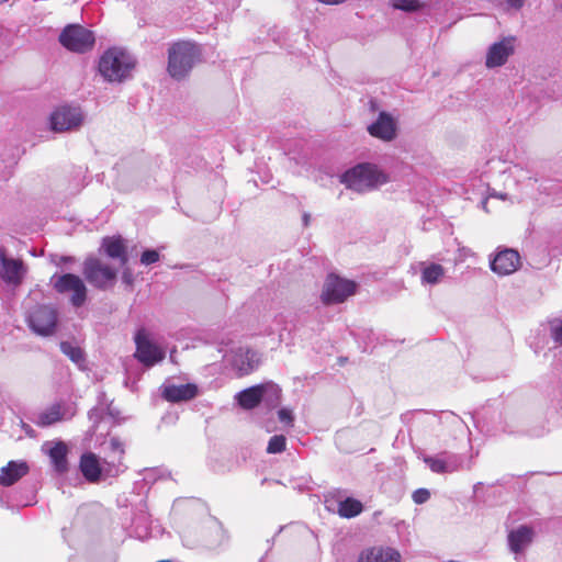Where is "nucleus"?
Returning <instances> with one entry per match:
<instances>
[{"instance_id": "obj_45", "label": "nucleus", "mask_w": 562, "mask_h": 562, "mask_svg": "<svg viewBox=\"0 0 562 562\" xmlns=\"http://www.w3.org/2000/svg\"><path fill=\"white\" fill-rule=\"evenodd\" d=\"M10 0H0V4L9 2Z\"/></svg>"}, {"instance_id": "obj_35", "label": "nucleus", "mask_w": 562, "mask_h": 562, "mask_svg": "<svg viewBox=\"0 0 562 562\" xmlns=\"http://www.w3.org/2000/svg\"><path fill=\"white\" fill-rule=\"evenodd\" d=\"M160 255L156 249H146L140 256V263L144 266H150L159 261Z\"/></svg>"}, {"instance_id": "obj_25", "label": "nucleus", "mask_w": 562, "mask_h": 562, "mask_svg": "<svg viewBox=\"0 0 562 562\" xmlns=\"http://www.w3.org/2000/svg\"><path fill=\"white\" fill-rule=\"evenodd\" d=\"M422 283L435 285L438 284L441 279L445 277L446 270L439 263H426L422 262Z\"/></svg>"}, {"instance_id": "obj_34", "label": "nucleus", "mask_w": 562, "mask_h": 562, "mask_svg": "<svg viewBox=\"0 0 562 562\" xmlns=\"http://www.w3.org/2000/svg\"><path fill=\"white\" fill-rule=\"evenodd\" d=\"M423 0H394L393 7L402 11H416L420 8Z\"/></svg>"}, {"instance_id": "obj_24", "label": "nucleus", "mask_w": 562, "mask_h": 562, "mask_svg": "<svg viewBox=\"0 0 562 562\" xmlns=\"http://www.w3.org/2000/svg\"><path fill=\"white\" fill-rule=\"evenodd\" d=\"M67 452V447L61 441L56 442L48 450V456L50 458L53 467L58 473H64L68 469Z\"/></svg>"}, {"instance_id": "obj_7", "label": "nucleus", "mask_w": 562, "mask_h": 562, "mask_svg": "<svg viewBox=\"0 0 562 562\" xmlns=\"http://www.w3.org/2000/svg\"><path fill=\"white\" fill-rule=\"evenodd\" d=\"M79 469L83 477L91 483L98 482L101 476L114 477L123 472L121 465L115 464L114 461H108V459H103L102 463H100L97 456L92 452H88L81 456Z\"/></svg>"}, {"instance_id": "obj_2", "label": "nucleus", "mask_w": 562, "mask_h": 562, "mask_svg": "<svg viewBox=\"0 0 562 562\" xmlns=\"http://www.w3.org/2000/svg\"><path fill=\"white\" fill-rule=\"evenodd\" d=\"M135 65V58L127 50L111 47L100 56L98 68L105 81L121 83L131 77Z\"/></svg>"}, {"instance_id": "obj_23", "label": "nucleus", "mask_w": 562, "mask_h": 562, "mask_svg": "<svg viewBox=\"0 0 562 562\" xmlns=\"http://www.w3.org/2000/svg\"><path fill=\"white\" fill-rule=\"evenodd\" d=\"M102 248L110 258L119 259L121 266L127 263L126 246L120 236L104 237Z\"/></svg>"}, {"instance_id": "obj_43", "label": "nucleus", "mask_w": 562, "mask_h": 562, "mask_svg": "<svg viewBox=\"0 0 562 562\" xmlns=\"http://www.w3.org/2000/svg\"><path fill=\"white\" fill-rule=\"evenodd\" d=\"M310 218H311L310 214L304 213V215H303V223H304L305 226L308 225Z\"/></svg>"}, {"instance_id": "obj_17", "label": "nucleus", "mask_w": 562, "mask_h": 562, "mask_svg": "<svg viewBox=\"0 0 562 562\" xmlns=\"http://www.w3.org/2000/svg\"><path fill=\"white\" fill-rule=\"evenodd\" d=\"M514 53L513 40L504 38L492 44L486 54L485 65L487 68L503 66Z\"/></svg>"}, {"instance_id": "obj_10", "label": "nucleus", "mask_w": 562, "mask_h": 562, "mask_svg": "<svg viewBox=\"0 0 562 562\" xmlns=\"http://www.w3.org/2000/svg\"><path fill=\"white\" fill-rule=\"evenodd\" d=\"M357 284L353 281L339 278L336 274H328L321 300L325 305L342 303L350 295L355 294Z\"/></svg>"}, {"instance_id": "obj_21", "label": "nucleus", "mask_w": 562, "mask_h": 562, "mask_svg": "<svg viewBox=\"0 0 562 562\" xmlns=\"http://www.w3.org/2000/svg\"><path fill=\"white\" fill-rule=\"evenodd\" d=\"M198 387L194 384L166 385L162 390V397L171 403L189 401L196 396Z\"/></svg>"}, {"instance_id": "obj_1", "label": "nucleus", "mask_w": 562, "mask_h": 562, "mask_svg": "<svg viewBox=\"0 0 562 562\" xmlns=\"http://www.w3.org/2000/svg\"><path fill=\"white\" fill-rule=\"evenodd\" d=\"M228 533L223 524L212 516L199 527L186 531L182 536V542L186 547L207 552H218L228 543Z\"/></svg>"}, {"instance_id": "obj_39", "label": "nucleus", "mask_w": 562, "mask_h": 562, "mask_svg": "<svg viewBox=\"0 0 562 562\" xmlns=\"http://www.w3.org/2000/svg\"><path fill=\"white\" fill-rule=\"evenodd\" d=\"M503 2H506L508 9L515 10H520L525 4V0H493L496 5H502Z\"/></svg>"}, {"instance_id": "obj_40", "label": "nucleus", "mask_w": 562, "mask_h": 562, "mask_svg": "<svg viewBox=\"0 0 562 562\" xmlns=\"http://www.w3.org/2000/svg\"><path fill=\"white\" fill-rule=\"evenodd\" d=\"M102 417V412L94 407L89 412V419L93 423V428H97V424L100 422Z\"/></svg>"}, {"instance_id": "obj_38", "label": "nucleus", "mask_w": 562, "mask_h": 562, "mask_svg": "<svg viewBox=\"0 0 562 562\" xmlns=\"http://www.w3.org/2000/svg\"><path fill=\"white\" fill-rule=\"evenodd\" d=\"M279 420L288 426H293L294 416L292 414V411L289 408H281L278 412Z\"/></svg>"}, {"instance_id": "obj_37", "label": "nucleus", "mask_w": 562, "mask_h": 562, "mask_svg": "<svg viewBox=\"0 0 562 562\" xmlns=\"http://www.w3.org/2000/svg\"><path fill=\"white\" fill-rule=\"evenodd\" d=\"M412 498L418 505L424 504L430 498V492L427 488H418L413 493Z\"/></svg>"}, {"instance_id": "obj_15", "label": "nucleus", "mask_w": 562, "mask_h": 562, "mask_svg": "<svg viewBox=\"0 0 562 562\" xmlns=\"http://www.w3.org/2000/svg\"><path fill=\"white\" fill-rule=\"evenodd\" d=\"M25 269L22 260L8 258L0 249V278L8 284L18 285L22 282Z\"/></svg>"}, {"instance_id": "obj_14", "label": "nucleus", "mask_w": 562, "mask_h": 562, "mask_svg": "<svg viewBox=\"0 0 562 562\" xmlns=\"http://www.w3.org/2000/svg\"><path fill=\"white\" fill-rule=\"evenodd\" d=\"M371 136L384 142H391L396 137L397 124L387 112H380L378 119L368 126Z\"/></svg>"}, {"instance_id": "obj_12", "label": "nucleus", "mask_w": 562, "mask_h": 562, "mask_svg": "<svg viewBox=\"0 0 562 562\" xmlns=\"http://www.w3.org/2000/svg\"><path fill=\"white\" fill-rule=\"evenodd\" d=\"M135 344V358L144 366L153 367L164 360L165 351L148 338L144 329H139L136 333Z\"/></svg>"}, {"instance_id": "obj_5", "label": "nucleus", "mask_w": 562, "mask_h": 562, "mask_svg": "<svg viewBox=\"0 0 562 562\" xmlns=\"http://www.w3.org/2000/svg\"><path fill=\"white\" fill-rule=\"evenodd\" d=\"M49 284L58 294L67 296L74 307H81L87 302V285L77 274L55 273L50 277Z\"/></svg>"}, {"instance_id": "obj_11", "label": "nucleus", "mask_w": 562, "mask_h": 562, "mask_svg": "<svg viewBox=\"0 0 562 562\" xmlns=\"http://www.w3.org/2000/svg\"><path fill=\"white\" fill-rule=\"evenodd\" d=\"M85 120L79 106L61 105L50 115V126L55 132H68L78 130Z\"/></svg>"}, {"instance_id": "obj_33", "label": "nucleus", "mask_w": 562, "mask_h": 562, "mask_svg": "<svg viewBox=\"0 0 562 562\" xmlns=\"http://www.w3.org/2000/svg\"><path fill=\"white\" fill-rule=\"evenodd\" d=\"M286 439L283 435H274L270 438L267 452L274 454L280 453L285 450Z\"/></svg>"}, {"instance_id": "obj_32", "label": "nucleus", "mask_w": 562, "mask_h": 562, "mask_svg": "<svg viewBox=\"0 0 562 562\" xmlns=\"http://www.w3.org/2000/svg\"><path fill=\"white\" fill-rule=\"evenodd\" d=\"M423 461L428 465V468L434 473H438V474L447 473V469L445 467L441 452L434 457L432 456H423Z\"/></svg>"}, {"instance_id": "obj_41", "label": "nucleus", "mask_w": 562, "mask_h": 562, "mask_svg": "<svg viewBox=\"0 0 562 562\" xmlns=\"http://www.w3.org/2000/svg\"><path fill=\"white\" fill-rule=\"evenodd\" d=\"M122 279H123V282H125L126 284H132V282H133L132 272L128 269L124 270L123 274H122Z\"/></svg>"}, {"instance_id": "obj_13", "label": "nucleus", "mask_w": 562, "mask_h": 562, "mask_svg": "<svg viewBox=\"0 0 562 562\" xmlns=\"http://www.w3.org/2000/svg\"><path fill=\"white\" fill-rule=\"evenodd\" d=\"M75 414L76 409L72 404L56 402L36 414L33 422L40 427H49L58 422L70 419Z\"/></svg>"}, {"instance_id": "obj_20", "label": "nucleus", "mask_w": 562, "mask_h": 562, "mask_svg": "<svg viewBox=\"0 0 562 562\" xmlns=\"http://www.w3.org/2000/svg\"><path fill=\"white\" fill-rule=\"evenodd\" d=\"M29 473L25 461H10L0 470V485L11 486Z\"/></svg>"}, {"instance_id": "obj_9", "label": "nucleus", "mask_w": 562, "mask_h": 562, "mask_svg": "<svg viewBox=\"0 0 562 562\" xmlns=\"http://www.w3.org/2000/svg\"><path fill=\"white\" fill-rule=\"evenodd\" d=\"M82 273L90 284L100 290H105L112 285L117 276V271L114 268L94 257H89L85 260Z\"/></svg>"}, {"instance_id": "obj_28", "label": "nucleus", "mask_w": 562, "mask_h": 562, "mask_svg": "<svg viewBox=\"0 0 562 562\" xmlns=\"http://www.w3.org/2000/svg\"><path fill=\"white\" fill-rule=\"evenodd\" d=\"M104 445L111 451V454L108 456L105 459H108V461H114L115 464H120L121 469H123L124 471L125 467L122 463V459L125 453V449L122 440L117 437H111L110 440Z\"/></svg>"}, {"instance_id": "obj_29", "label": "nucleus", "mask_w": 562, "mask_h": 562, "mask_svg": "<svg viewBox=\"0 0 562 562\" xmlns=\"http://www.w3.org/2000/svg\"><path fill=\"white\" fill-rule=\"evenodd\" d=\"M441 454H442L445 467L447 469V473L457 472L464 468L467 470H470L472 468L471 462H469L464 465L463 457L461 454L452 453L449 451H442Z\"/></svg>"}, {"instance_id": "obj_30", "label": "nucleus", "mask_w": 562, "mask_h": 562, "mask_svg": "<svg viewBox=\"0 0 562 562\" xmlns=\"http://www.w3.org/2000/svg\"><path fill=\"white\" fill-rule=\"evenodd\" d=\"M60 350L64 355H66L75 364H77L80 369L83 368L86 362L85 352L78 346L69 341L60 342Z\"/></svg>"}, {"instance_id": "obj_18", "label": "nucleus", "mask_w": 562, "mask_h": 562, "mask_svg": "<svg viewBox=\"0 0 562 562\" xmlns=\"http://www.w3.org/2000/svg\"><path fill=\"white\" fill-rule=\"evenodd\" d=\"M260 363V355L252 349L239 348L234 356L233 367L240 375H246L256 370Z\"/></svg>"}, {"instance_id": "obj_31", "label": "nucleus", "mask_w": 562, "mask_h": 562, "mask_svg": "<svg viewBox=\"0 0 562 562\" xmlns=\"http://www.w3.org/2000/svg\"><path fill=\"white\" fill-rule=\"evenodd\" d=\"M363 509L361 502L358 499L348 497L345 501L339 502L338 514L344 518H352L358 516Z\"/></svg>"}, {"instance_id": "obj_26", "label": "nucleus", "mask_w": 562, "mask_h": 562, "mask_svg": "<svg viewBox=\"0 0 562 562\" xmlns=\"http://www.w3.org/2000/svg\"><path fill=\"white\" fill-rule=\"evenodd\" d=\"M261 385H254L236 394L238 404L245 409H252L260 403Z\"/></svg>"}, {"instance_id": "obj_44", "label": "nucleus", "mask_w": 562, "mask_h": 562, "mask_svg": "<svg viewBox=\"0 0 562 562\" xmlns=\"http://www.w3.org/2000/svg\"><path fill=\"white\" fill-rule=\"evenodd\" d=\"M70 260H71V259H70L69 257H63V258H61V261H63V262H68V261H70Z\"/></svg>"}, {"instance_id": "obj_19", "label": "nucleus", "mask_w": 562, "mask_h": 562, "mask_svg": "<svg viewBox=\"0 0 562 562\" xmlns=\"http://www.w3.org/2000/svg\"><path fill=\"white\" fill-rule=\"evenodd\" d=\"M358 562H401V554L393 548L372 547L360 553Z\"/></svg>"}, {"instance_id": "obj_22", "label": "nucleus", "mask_w": 562, "mask_h": 562, "mask_svg": "<svg viewBox=\"0 0 562 562\" xmlns=\"http://www.w3.org/2000/svg\"><path fill=\"white\" fill-rule=\"evenodd\" d=\"M533 530L528 526H519L508 533V546L515 553L525 550L532 541Z\"/></svg>"}, {"instance_id": "obj_16", "label": "nucleus", "mask_w": 562, "mask_h": 562, "mask_svg": "<svg viewBox=\"0 0 562 562\" xmlns=\"http://www.w3.org/2000/svg\"><path fill=\"white\" fill-rule=\"evenodd\" d=\"M520 266V256L514 249H504L496 254L491 261V269L499 276H508L515 272Z\"/></svg>"}, {"instance_id": "obj_6", "label": "nucleus", "mask_w": 562, "mask_h": 562, "mask_svg": "<svg viewBox=\"0 0 562 562\" xmlns=\"http://www.w3.org/2000/svg\"><path fill=\"white\" fill-rule=\"evenodd\" d=\"M58 40L66 49L79 54L91 50L95 43L93 32L80 24L65 26Z\"/></svg>"}, {"instance_id": "obj_4", "label": "nucleus", "mask_w": 562, "mask_h": 562, "mask_svg": "<svg viewBox=\"0 0 562 562\" xmlns=\"http://www.w3.org/2000/svg\"><path fill=\"white\" fill-rule=\"evenodd\" d=\"M386 181L385 175L371 164H359L341 176V182L358 193L374 190Z\"/></svg>"}, {"instance_id": "obj_8", "label": "nucleus", "mask_w": 562, "mask_h": 562, "mask_svg": "<svg viewBox=\"0 0 562 562\" xmlns=\"http://www.w3.org/2000/svg\"><path fill=\"white\" fill-rule=\"evenodd\" d=\"M27 325L38 336H52L57 327L58 313L55 307L40 304L33 307L27 315Z\"/></svg>"}, {"instance_id": "obj_42", "label": "nucleus", "mask_w": 562, "mask_h": 562, "mask_svg": "<svg viewBox=\"0 0 562 562\" xmlns=\"http://www.w3.org/2000/svg\"><path fill=\"white\" fill-rule=\"evenodd\" d=\"M317 1L322 2V3H325V4L334 5V4L342 3L346 0H317Z\"/></svg>"}, {"instance_id": "obj_36", "label": "nucleus", "mask_w": 562, "mask_h": 562, "mask_svg": "<svg viewBox=\"0 0 562 562\" xmlns=\"http://www.w3.org/2000/svg\"><path fill=\"white\" fill-rule=\"evenodd\" d=\"M550 333L553 340L562 346V321L553 319L550 322Z\"/></svg>"}, {"instance_id": "obj_27", "label": "nucleus", "mask_w": 562, "mask_h": 562, "mask_svg": "<svg viewBox=\"0 0 562 562\" xmlns=\"http://www.w3.org/2000/svg\"><path fill=\"white\" fill-rule=\"evenodd\" d=\"M261 385L260 403L263 402L269 407H276L280 402L281 389L272 382Z\"/></svg>"}, {"instance_id": "obj_3", "label": "nucleus", "mask_w": 562, "mask_h": 562, "mask_svg": "<svg viewBox=\"0 0 562 562\" xmlns=\"http://www.w3.org/2000/svg\"><path fill=\"white\" fill-rule=\"evenodd\" d=\"M201 49L194 43L181 41L168 49V74L176 80L184 79L200 60Z\"/></svg>"}]
</instances>
